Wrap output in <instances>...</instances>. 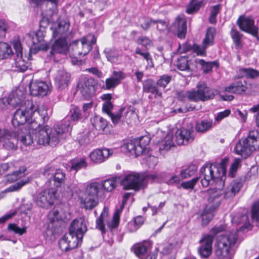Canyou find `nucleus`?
Returning <instances> with one entry per match:
<instances>
[{
	"label": "nucleus",
	"instance_id": "obj_48",
	"mask_svg": "<svg viewBox=\"0 0 259 259\" xmlns=\"http://www.w3.org/2000/svg\"><path fill=\"white\" fill-rule=\"evenodd\" d=\"M134 251L137 256L140 259H143L146 256L147 248L144 245L137 244L134 246Z\"/></svg>",
	"mask_w": 259,
	"mask_h": 259
},
{
	"label": "nucleus",
	"instance_id": "obj_10",
	"mask_svg": "<svg viewBox=\"0 0 259 259\" xmlns=\"http://www.w3.org/2000/svg\"><path fill=\"white\" fill-rule=\"evenodd\" d=\"M42 174L48 179L46 187L52 190L60 187L65 182V174L60 169H55L53 166H47Z\"/></svg>",
	"mask_w": 259,
	"mask_h": 259
},
{
	"label": "nucleus",
	"instance_id": "obj_29",
	"mask_svg": "<svg viewBox=\"0 0 259 259\" xmlns=\"http://www.w3.org/2000/svg\"><path fill=\"white\" fill-rule=\"evenodd\" d=\"M247 82L245 80L236 81L225 88V91L235 94H241L246 91Z\"/></svg>",
	"mask_w": 259,
	"mask_h": 259
},
{
	"label": "nucleus",
	"instance_id": "obj_9",
	"mask_svg": "<svg viewBox=\"0 0 259 259\" xmlns=\"http://www.w3.org/2000/svg\"><path fill=\"white\" fill-rule=\"evenodd\" d=\"M150 141V139L148 137H142L124 143L122 146V148L135 154L136 157L147 154L149 152Z\"/></svg>",
	"mask_w": 259,
	"mask_h": 259
},
{
	"label": "nucleus",
	"instance_id": "obj_17",
	"mask_svg": "<svg viewBox=\"0 0 259 259\" xmlns=\"http://www.w3.org/2000/svg\"><path fill=\"white\" fill-rule=\"evenodd\" d=\"M13 47L15 50L16 58L15 59V67L16 71L24 72L27 70L28 65L22 58V47L19 41H15L13 43Z\"/></svg>",
	"mask_w": 259,
	"mask_h": 259
},
{
	"label": "nucleus",
	"instance_id": "obj_25",
	"mask_svg": "<svg viewBox=\"0 0 259 259\" xmlns=\"http://www.w3.org/2000/svg\"><path fill=\"white\" fill-rule=\"evenodd\" d=\"M69 26V23L64 20H59L53 24L51 27L53 37H64L63 35L68 31Z\"/></svg>",
	"mask_w": 259,
	"mask_h": 259
},
{
	"label": "nucleus",
	"instance_id": "obj_37",
	"mask_svg": "<svg viewBox=\"0 0 259 259\" xmlns=\"http://www.w3.org/2000/svg\"><path fill=\"white\" fill-rule=\"evenodd\" d=\"M93 126L98 131H103L108 125L107 121L104 118L95 116L91 119Z\"/></svg>",
	"mask_w": 259,
	"mask_h": 259
},
{
	"label": "nucleus",
	"instance_id": "obj_36",
	"mask_svg": "<svg viewBox=\"0 0 259 259\" xmlns=\"http://www.w3.org/2000/svg\"><path fill=\"white\" fill-rule=\"evenodd\" d=\"M24 95L21 90H16L10 95L8 100L9 104L13 105H18L21 103L24 98Z\"/></svg>",
	"mask_w": 259,
	"mask_h": 259
},
{
	"label": "nucleus",
	"instance_id": "obj_35",
	"mask_svg": "<svg viewBox=\"0 0 259 259\" xmlns=\"http://www.w3.org/2000/svg\"><path fill=\"white\" fill-rule=\"evenodd\" d=\"M22 130V134L17 135V138L23 145L25 146H30L33 143V137L30 132L27 131H23Z\"/></svg>",
	"mask_w": 259,
	"mask_h": 259
},
{
	"label": "nucleus",
	"instance_id": "obj_27",
	"mask_svg": "<svg viewBox=\"0 0 259 259\" xmlns=\"http://www.w3.org/2000/svg\"><path fill=\"white\" fill-rule=\"evenodd\" d=\"M70 75L64 69L57 71L54 76L55 83L60 89L66 88L69 84Z\"/></svg>",
	"mask_w": 259,
	"mask_h": 259
},
{
	"label": "nucleus",
	"instance_id": "obj_19",
	"mask_svg": "<svg viewBox=\"0 0 259 259\" xmlns=\"http://www.w3.org/2000/svg\"><path fill=\"white\" fill-rule=\"evenodd\" d=\"M213 241V236L211 235H204L200 240V246L198 250L201 257L207 258L211 254Z\"/></svg>",
	"mask_w": 259,
	"mask_h": 259
},
{
	"label": "nucleus",
	"instance_id": "obj_21",
	"mask_svg": "<svg viewBox=\"0 0 259 259\" xmlns=\"http://www.w3.org/2000/svg\"><path fill=\"white\" fill-rule=\"evenodd\" d=\"M30 94L34 96H45L49 92V87L45 81L32 80L29 84Z\"/></svg>",
	"mask_w": 259,
	"mask_h": 259
},
{
	"label": "nucleus",
	"instance_id": "obj_4",
	"mask_svg": "<svg viewBox=\"0 0 259 259\" xmlns=\"http://www.w3.org/2000/svg\"><path fill=\"white\" fill-rule=\"evenodd\" d=\"M27 104L31 111L30 121H27L24 128L25 131L33 133L34 131L48 120L49 116L45 107H39L36 103H33L30 100H27Z\"/></svg>",
	"mask_w": 259,
	"mask_h": 259
},
{
	"label": "nucleus",
	"instance_id": "obj_59",
	"mask_svg": "<svg viewBox=\"0 0 259 259\" xmlns=\"http://www.w3.org/2000/svg\"><path fill=\"white\" fill-rule=\"evenodd\" d=\"M202 3V2H200L199 3L192 2L191 1L187 6L186 12L188 14H191L194 12L197 11L199 9Z\"/></svg>",
	"mask_w": 259,
	"mask_h": 259
},
{
	"label": "nucleus",
	"instance_id": "obj_26",
	"mask_svg": "<svg viewBox=\"0 0 259 259\" xmlns=\"http://www.w3.org/2000/svg\"><path fill=\"white\" fill-rule=\"evenodd\" d=\"M194 138L190 130L181 128L176 133V141L178 145H186L193 141Z\"/></svg>",
	"mask_w": 259,
	"mask_h": 259
},
{
	"label": "nucleus",
	"instance_id": "obj_15",
	"mask_svg": "<svg viewBox=\"0 0 259 259\" xmlns=\"http://www.w3.org/2000/svg\"><path fill=\"white\" fill-rule=\"evenodd\" d=\"M26 107H21L17 109L14 114L12 119V123L14 127H17L20 125H24L26 124V122L30 120L31 116V111L28 107L27 101L25 103Z\"/></svg>",
	"mask_w": 259,
	"mask_h": 259
},
{
	"label": "nucleus",
	"instance_id": "obj_49",
	"mask_svg": "<svg viewBox=\"0 0 259 259\" xmlns=\"http://www.w3.org/2000/svg\"><path fill=\"white\" fill-rule=\"evenodd\" d=\"M101 190L104 188L107 192H111L116 187V180L114 178L107 179L101 183Z\"/></svg>",
	"mask_w": 259,
	"mask_h": 259
},
{
	"label": "nucleus",
	"instance_id": "obj_32",
	"mask_svg": "<svg viewBox=\"0 0 259 259\" xmlns=\"http://www.w3.org/2000/svg\"><path fill=\"white\" fill-rule=\"evenodd\" d=\"M244 76L251 79L257 78L259 76V71L251 68H240L238 70V78Z\"/></svg>",
	"mask_w": 259,
	"mask_h": 259
},
{
	"label": "nucleus",
	"instance_id": "obj_31",
	"mask_svg": "<svg viewBox=\"0 0 259 259\" xmlns=\"http://www.w3.org/2000/svg\"><path fill=\"white\" fill-rule=\"evenodd\" d=\"M101 184L99 182H92L88 184L85 189V195L99 198V194L102 191Z\"/></svg>",
	"mask_w": 259,
	"mask_h": 259
},
{
	"label": "nucleus",
	"instance_id": "obj_39",
	"mask_svg": "<svg viewBox=\"0 0 259 259\" xmlns=\"http://www.w3.org/2000/svg\"><path fill=\"white\" fill-rule=\"evenodd\" d=\"M124 110V108H121L116 113H110V115H109L114 125L117 124L122 125L124 124V119H123V112Z\"/></svg>",
	"mask_w": 259,
	"mask_h": 259
},
{
	"label": "nucleus",
	"instance_id": "obj_30",
	"mask_svg": "<svg viewBox=\"0 0 259 259\" xmlns=\"http://www.w3.org/2000/svg\"><path fill=\"white\" fill-rule=\"evenodd\" d=\"M143 91L146 93H151L155 98L162 96V93L158 89L157 85L151 79L144 81L143 84Z\"/></svg>",
	"mask_w": 259,
	"mask_h": 259
},
{
	"label": "nucleus",
	"instance_id": "obj_44",
	"mask_svg": "<svg viewBox=\"0 0 259 259\" xmlns=\"http://www.w3.org/2000/svg\"><path fill=\"white\" fill-rule=\"evenodd\" d=\"M212 125L211 120H203L196 125V130L198 132L204 133L211 128Z\"/></svg>",
	"mask_w": 259,
	"mask_h": 259
},
{
	"label": "nucleus",
	"instance_id": "obj_1",
	"mask_svg": "<svg viewBox=\"0 0 259 259\" xmlns=\"http://www.w3.org/2000/svg\"><path fill=\"white\" fill-rule=\"evenodd\" d=\"M228 159L224 158L220 163H206L200 170L199 179L203 187L216 184L218 192L221 194L220 190L225 185L226 174V166Z\"/></svg>",
	"mask_w": 259,
	"mask_h": 259
},
{
	"label": "nucleus",
	"instance_id": "obj_18",
	"mask_svg": "<svg viewBox=\"0 0 259 259\" xmlns=\"http://www.w3.org/2000/svg\"><path fill=\"white\" fill-rule=\"evenodd\" d=\"M244 181V180L241 178H238L232 181L224 191V198L231 199L234 198L240 191Z\"/></svg>",
	"mask_w": 259,
	"mask_h": 259
},
{
	"label": "nucleus",
	"instance_id": "obj_62",
	"mask_svg": "<svg viewBox=\"0 0 259 259\" xmlns=\"http://www.w3.org/2000/svg\"><path fill=\"white\" fill-rule=\"evenodd\" d=\"M8 229L9 230L12 231L16 234H18L20 235H22L26 232L25 228H21L14 224H10L8 225Z\"/></svg>",
	"mask_w": 259,
	"mask_h": 259
},
{
	"label": "nucleus",
	"instance_id": "obj_46",
	"mask_svg": "<svg viewBox=\"0 0 259 259\" xmlns=\"http://www.w3.org/2000/svg\"><path fill=\"white\" fill-rule=\"evenodd\" d=\"M177 66L181 71L190 70V61L188 60V58L181 56L177 61Z\"/></svg>",
	"mask_w": 259,
	"mask_h": 259
},
{
	"label": "nucleus",
	"instance_id": "obj_55",
	"mask_svg": "<svg viewBox=\"0 0 259 259\" xmlns=\"http://www.w3.org/2000/svg\"><path fill=\"white\" fill-rule=\"evenodd\" d=\"M28 180L21 181L11 185L9 187L5 190L4 192H11L13 191H17L20 190L23 186L26 184L28 182Z\"/></svg>",
	"mask_w": 259,
	"mask_h": 259
},
{
	"label": "nucleus",
	"instance_id": "obj_47",
	"mask_svg": "<svg viewBox=\"0 0 259 259\" xmlns=\"http://www.w3.org/2000/svg\"><path fill=\"white\" fill-rule=\"evenodd\" d=\"M215 32V30L214 28H209L207 29L205 38L203 40V44L205 47H207L208 46L213 44Z\"/></svg>",
	"mask_w": 259,
	"mask_h": 259
},
{
	"label": "nucleus",
	"instance_id": "obj_42",
	"mask_svg": "<svg viewBox=\"0 0 259 259\" xmlns=\"http://www.w3.org/2000/svg\"><path fill=\"white\" fill-rule=\"evenodd\" d=\"M196 62L201 66V69L205 73L211 71L213 66H219V63L217 61L205 62L203 59H199L196 60Z\"/></svg>",
	"mask_w": 259,
	"mask_h": 259
},
{
	"label": "nucleus",
	"instance_id": "obj_51",
	"mask_svg": "<svg viewBox=\"0 0 259 259\" xmlns=\"http://www.w3.org/2000/svg\"><path fill=\"white\" fill-rule=\"evenodd\" d=\"M87 166V162L84 159H76L71 161V170H74L76 171L82 168H85Z\"/></svg>",
	"mask_w": 259,
	"mask_h": 259
},
{
	"label": "nucleus",
	"instance_id": "obj_43",
	"mask_svg": "<svg viewBox=\"0 0 259 259\" xmlns=\"http://www.w3.org/2000/svg\"><path fill=\"white\" fill-rule=\"evenodd\" d=\"M11 47L7 43L0 42V56L2 59L10 57L12 55Z\"/></svg>",
	"mask_w": 259,
	"mask_h": 259
},
{
	"label": "nucleus",
	"instance_id": "obj_24",
	"mask_svg": "<svg viewBox=\"0 0 259 259\" xmlns=\"http://www.w3.org/2000/svg\"><path fill=\"white\" fill-rule=\"evenodd\" d=\"M69 231L83 238L87 231L84 220L81 218L74 220L70 224Z\"/></svg>",
	"mask_w": 259,
	"mask_h": 259
},
{
	"label": "nucleus",
	"instance_id": "obj_60",
	"mask_svg": "<svg viewBox=\"0 0 259 259\" xmlns=\"http://www.w3.org/2000/svg\"><path fill=\"white\" fill-rule=\"evenodd\" d=\"M251 218L255 221H259V201L255 202L251 209Z\"/></svg>",
	"mask_w": 259,
	"mask_h": 259
},
{
	"label": "nucleus",
	"instance_id": "obj_34",
	"mask_svg": "<svg viewBox=\"0 0 259 259\" xmlns=\"http://www.w3.org/2000/svg\"><path fill=\"white\" fill-rule=\"evenodd\" d=\"M99 203V198L87 196L81 200L82 207L85 209L92 210L95 208Z\"/></svg>",
	"mask_w": 259,
	"mask_h": 259
},
{
	"label": "nucleus",
	"instance_id": "obj_56",
	"mask_svg": "<svg viewBox=\"0 0 259 259\" xmlns=\"http://www.w3.org/2000/svg\"><path fill=\"white\" fill-rule=\"evenodd\" d=\"M81 110L74 105H71L70 109V115L71 120L73 121L78 120L81 117Z\"/></svg>",
	"mask_w": 259,
	"mask_h": 259
},
{
	"label": "nucleus",
	"instance_id": "obj_16",
	"mask_svg": "<svg viewBox=\"0 0 259 259\" xmlns=\"http://www.w3.org/2000/svg\"><path fill=\"white\" fill-rule=\"evenodd\" d=\"M237 24L240 29L256 37L258 35V28L254 25V20L250 17L239 16Z\"/></svg>",
	"mask_w": 259,
	"mask_h": 259
},
{
	"label": "nucleus",
	"instance_id": "obj_40",
	"mask_svg": "<svg viewBox=\"0 0 259 259\" xmlns=\"http://www.w3.org/2000/svg\"><path fill=\"white\" fill-rule=\"evenodd\" d=\"M103 53L105 55L106 57L109 62L113 63L117 61L119 54L115 48H105Z\"/></svg>",
	"mask_w": 259,
	"mask_h": 259
},
{
	"label": "nucleus",
	"instance_id": "obj_54",
	"mask_svg": "<svg viewBox=\"0 0 259 259\" xmlns=\"http://www.w3.org/2000/svg\"><path fill=\"white\" fill-rule=\"evenodd\" d=\"M171 76L167 74L161 75L156 82V85L159 87L165 88L171 80Z\"/></svg>",
	"mask_w": 259,
	"mask_h": 259
},
{
	"label": "nucleus",
	"instance_id": "obj_7",
	"mask_svg": "<svg viewBox=\"0 0 259 259\" xmlns=\"http://www.w3.org/2000/svg\"><path fill=\"white\" fill-rule=\"evenodd\" d=\"M237 239V231L231 232L218 236L217 239L215 249L217 256L220 258H224L228 256L230 250L235 246Z\"/></svg>",
	"mask_w": 259,
	"mask_h": 259
},
{
	"label": "nucleus",
	"instance_id": "obj_57",
	"mask_svg": "<svg viewBox=\"0 0 259 259\" xmlns=\"http://www.w3.org/2000/svg\"><path fill=\"white\" fill-rule=\"evenodd\" d=\"M199 180V178L198 177H195L188 181L183 182L181 184V187L183 189L188 190V189H193L196 183Z\"/></svg>",
	"mask_w": 259,
	"mask_h": 259
},
{
	"label": "nucleus",
	"instance_id": "obj_8",
	"mask_svg": "<svg viewBox=\"0 0 259 259\" xmlns=\"http://www.w3.org/2000/svg\"><path fill=\"white\" fill-rule=\"evenodd\" d=\"M207 193L209 197L208 198V204L201 214L203 226L206 225L211 221L213 217L212 212L221 204L219 199L220 194L218 192L217 189H208Z\"/></svg>",
	"mask_w": 259,
	"mask_h": 259
},
{
	"label": "nucleus",
	"instance_id": "obj_23",
	"mask_svg": "<svg viewBox=\"0 0 259 259\" xmlns=\"http://www.w3.org/2000/svg\"><path fill=\"white\" fill-rule=\"evenodd\" d=\"M17 141L16 132L7 130V132L0 143L2 144L3 148L7 150H16L17 148Z\"/></svg>",
	"mask_w": 259,
	"mask_h": 259
},
{
	"label": "nucleus",
	"instance_id": "obj_22",
	"mask_svg": "<svg viewBox=\"0 0 259 259\" xmlns=\"http://www.w3.org/2000/svg\"><path fill=\"white\" fill-rule=\"evenodd\" d=\"M113 153V149H97L91 153L90 158L95 163H101L105 161Z\"/></svg>",
	"mask_w": 259,
	"mask_h": 259
},
{
	"label": "nucleus",
	"instance_id": "obj_11",
	"mask_svg": "<svg viewBox=\"0 0 259 259\" xmlns=\"http://www.w3.org/2000/svg\"><path fill=\"white\" fill-rule=\"evenodd\" d=\"M197 90L187 92L188 98L189 100L198 102L206 101L214 98L215 92L214 90L210 89L204 82H199L197 85Z\"/></svg>",
	"mask_w": 259,
	"mask_h": 259
},
{
	"label": "nucleus",
	"instance_id": "obj_2",
	"mask_svg": "<svg viewBox=\"0 0 259 259\" xmlns=\"http://www.w3.org/2000/svg\"><path fill=\"white\" fill-rule=\"evenodd\" d=\"M71 129L67 121L56 125L53 128L46 125L36 132L37 143L39 145L56 146L62 139L66 138Z\"/></svg>",
	"mask_w": 259,
	"mask_h": 259
},
{
	"label": "nucleus",
	"instance_id": "obj_13",
	"mask_svg": "<svg viewBox=\"0 0 259 259\" xmlns=\"http://www.w3.org/2000/svg\"><path fill=\"white\" fill-rule=\"evenodd\" d=\"M97 82L92 77H84L78 83V88L80 94L85 99L89 100L95 94Z\"/></svg>",
	"mask_w": 259,
	"mask_h": 259
},
{
	"label": "nucleus",
	"instance_id": "obj_58",
	"mask_svg": "<svg viewBox=\"0 0 259 259\" xmlns=\"http://www.w3.org/2000/svg\"><path fill=\"white\" fill-rule=\"evenodd\" d=\"M135 54L142 56L147 61V64L153 67L152 59L148 52H142L141 49L139 47H137L135 50Z\"/></svg>",
	"mask_w": 259,
	"mask_h": 259
},
{
	"label": "nucleus",
	"instance_id": "obj_3",
	"mask_svg": "<svg viewBox=\"0 0 259 259\" xmlns=\"http://www.w3.org/2000/svg\"><path fill=\"white\" fill-rule=\"evenodd\" d=\"M160 180V175L157 174L144 176L137 173H131L125 175L121 181L120 184L124 190L138 191L145 187L148 182H158Z\"/></svg>",
	"mask_w": 259,
	"mask_h": 259
},
{
	"label": "nucleus",
	"instance_id": "obj_41",
	"mask_svg": "<svg viewBox=\"0 0 259 259\" xmlns=\"http://www.w3.org/2000/svg\"><path fill=\"white\" fill-rule=\"evenodd\" d=\"M230 35L236 49L240 50L242 49V45L241 43V39L243 34H241L237 30L232 28L230 31Z\"/></svg>",
	"mask_w": 259,
	"mask_h": 259
},
{
	"label": "nucleus",
	"instance_id": "obj_28",
	"mask_svg": "<svg viewBox=\"0 0 259 259\" xmlns=\"http://www.w3.org/2000/svg\"><path fill=\"white\" fill-rule=\"evenodd\" d=\"M173 26L176 29V34L180 39L185 38L187 33V21L184 17L178 16L176 18Z\"/></svg>",
	"mask_w": 259,
	"mask_h": 259
},
{
	"label": "nucleus",
	"instance_id": "obj_45",
	"mask_svg": "<svg viewBox=\"0 0 259 259\" xmlns=\"http://www.w3.org/2000/svg\"><path fill=\"white\" fill-rule=\"evenodd\" d=\"M137 117V114L136 113L134 108H128L126 111L123 112V119L124 123L127 124L132 123Z\"/></svg>",
	"mask_w": 259,
	"mask_h": 259
},
{
	"label": "nucleus",
	"instance_id": "obj_14",
	"mask_svg": "<svg viewBox=\"0 0 259 259\" xmlns=\"http://www.w3.org/2000/svg\"><path fill=\"white\" fill-rule=\"evenodd\" d=\"M56 191L49 188L39 193L34 198L36 204L43 208H48L54 204Z\"/></svg>",
	"mask_w": 259,
	"mask_h": 259
},
{
	"label": "nucleus",
	"instance_id": "obj_33",
	"mask_svg": "<svg viewBox=\"0 0 259 259\" xmlns=\"http://www.w3.org/2000/svg\"><path fill=\"white\" fill-rule=\"evenodd\" d=\"M45 28H40L35 32L28 34V36L31 40L32 44H38L43 42L45 36Z\"/></svg>",
	"mask_w": 259,
	"mask_h": 259
},
{
	"label": "nucleus",
	"instance_id": "obj_53",
	"mask_svg": "<svg viewBox=\"0 0 259 259\" xmlns=\"http://www.w3.org/2000/svg\"><path fill=\"white\" fill-rule=\"evenodd\" d=\"M221 5L220 4L211 7L209 18V21L211 24L216 23V18L218 14L220 11Z\"/></svg>",
	"mask_w": 259,
	"mask_h": 259
},
{
	"label": "nucleus",
	"instance_id": "obj_38",
	"mask_svg": "<svg viewBox=\"0 0 259 259\" xmlns=\"http://www.w3.org/2000/svg\"><path fill=\"white\" fill-rule=\"evenodd\" d=\"M197 166L195 164H190L183 166L180 175L182 179L189 178L192 176L197 170Z\"/></svg>",
	"mask_w": 259,
	"mask_h": 259
},
{
	"label": "nucleus",
	"instance_id": "obj_5",
	"mask_svg": "<svg viewBox=\"0 0 259 259\" xmlns=\"http://www.w3.org/2000/svg\"><path fill=\"white\" fill-rule=\"evenodd\" d=\"M258 149L259 133L257 130H252L249 132L246 138L239 140L237 143L234 150L236 154L246 158L252 152Z\"/></svg>",
	"mask_w": 259,
	"mask_h": 259
},
{
	"label": "nucleus",
	"instance_id": "obj_12",
	"mask_svg": "<svg viewBox=\"0 0 259 259\" xmlns=\"http://www.w3.org/2000/svg\"><path fill=\"white\" fill-rule=\"evenodd\" d=\"M82 237L69 231L59 241V245L62 251H67L77 247L82 243Z\"/></svg>",
	"mask_w": 259,
	"mask_h": 259
},
{
	"label": "nucleus",
	"instance_id": "obj_6",
	"mask_svg": "<svg viewBox=\"0 0 259 259\" xmlns=\"http://www.w3.org/2000/svg\"><path fill=\"white\" fill-rule=\"evenodd\" d=\"M96 38L92 34H89L79 40L73 41L69 46V54L71 58H80L88 54L92 45L96 42Z\"/></svg>",
	"mask_w": 259,
	"mask_h": 259
},
{
	"label": "nucleus",
	"instance_id": "obj_64",
	"mask_svg": "<svg viewBox=\"0 0 259 259\" xmlns=\"http://www.w3.org/2000/svg\"><path fill=\"white\" fill-rule=\"evenodd\" d=\"M144 219L141 215L137 216L135 218L134 221V227L130 229L131 232H134L137 230L143 224Z\"/></svg>",
	"mask_w": 259,
	"mask_h": 259
},
{
	"label": "nucleus",
	"instance_id": "obj_52",
	"mask_svg": "<svg viewBox=\"0 0 259 259\" xmlns=\"http://www.w3.org/2000/svg\"><path fill=\"white\" fill-rule=\"evenodd\" d=\"M48 219L49 223L54 224L60 220L61 217L60 215L59 211L57 209L54 208L48 213Z\"/></svg>",
	"mask_w": 259,
	"mask_h": 259
},
{
	"label": "nucleus",
	"instance_id": "obj_50",
	"mask_svg": "<svg viewBox=\"0 0 259 259\" xmlns=\"http://www.w3.org/2000/svg\"><path fill=\"white\" fill-rule=\"evenodd\" d=\"M172 138L173 137L172 135H167L165 137L163 144L159 147V151L161 152L164 150L167 151L174 146Z\"/></svg>",
	"mask_w": 259,
	"mask_h": 259
},
{
	"label": "nucleus",
	"instance_id": "obj_63",
	"mask_svg": "<svg viewBox=\"0 0 259 259\" xmlns=\"http://www.w3.org/2000/svg\"><path fill=\"white\" fill-rule=\"evenodd\" d=\"M240 162L239 159H235L232 163L229 171V176L233 178L235 176L236 172Z\"/></svg>",
	"mask_w": 259,
	"mask_h": 259
},
{
	"label": "nucleus",
	"instance_id": "obj_20",
	"mask_svg": "<svg viewBox=\"0 0 259 259\" xmlns=\"http://www.w3.org/2000/svg\"><path fill=\"white\" fill-rule=\"evenodd\" d=\"M69 53V46L65 37H59L55 40L51 46V50L48 57H53L56 54L66 55Z\"/></svg>",
	"mask_w": 259,
	"mask_h": 259
},
{
	"label": "nucleus",
	"instance_id": "obj_61",
	"mask_svg": "<svg viewBox=\"0 0 259 259\" xmlns=\"http://www.w3.org/2000/svg\"><path fill=\"white\" fill-rule=\"evenodd\" d=\"M153 23L157 24V29L160 31H164L167 29L168 23L162 20H155L153 21Z\"/></svg>",
	"mask_w": 259,
	"mask_h": 259
}]
</instances>
